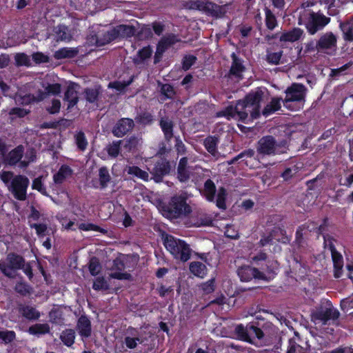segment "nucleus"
<instances>
[{
    "mask_svg": "<svg viewBox=\"0 0 353 353\" xmlns=\"http://www.w3.org/2000/svg\"><path fill=\"white\" fill-rule=\"evenodd\" d=\"M61 108V102L59 99H53L52 101L51 106L47 108L48 111L50 114H55L59 112Z\"/></svg>",
    "mask_w": 353,
    "mask_h": 353,
    "instance_id": "nucleus-61",
    "label": "nucleus"
},
{
    "mask_svg": "<svg viewBox=\"0 0 353 353\" xmlns=\"http://www.w3.org/2000/svg\"><path fill=\"white\" fill-rule=\"evenodd\" d=\"M121 143V141L113 142L107 147V152L110 157H116L118 156L120 151V144Z\"/></svg>",
    "mask_w": 353,
    "mask_h": 353,
    "instance_id": "nucleus-47",
    "label": "nucleus"
},
{
    "mask_svg": "<svg viewBox=\"0 0 353 353\" xmlns=\"http://www.w3.org/2000/svg\"><path fill=\"white\" fill-rule=\"evenodd\" d=\"M0 178L15 199L20 201H24L26 199L27 188L30 183L26 176L22 175L14 176L11 172L2 171L0 172Z\"/></svg>",
    "mask_w": 353,
    "mask_h": 353,
    "instance_id": "nucleus-2",
    "label": "nucleus"
},
{
    "mask_svg": "<svg viewBox=\"0 0 353 353\" xmlns=\"http://www.w3.org/2000/svg\"><path fill=\"white\" fill-rule=\"evenodd\" d=\"M24 259L18 255L8 254L6 262H0L1 270L8 276L12 277L14 275V271L21 269Z\"/></svg>",
    "mask_w": 353,
    "mask_h": 353,
    "instance_id": "nucleus-12",
    "label": "nucleus"
},
{
    "mask_svg": "<svg viewBox=\"0 0 353 353\" xmlns=\"http://www.w3.org/2000/svg\"><path fill=\"white\" fill-rule=\"evenodd\" d=\"M126 172L131 175H134L143 181H148L149 174L147 172L141 170L137 166H129L126 168Z\"/></svg>",
    "mask_w": 353,
    "mask_h": 353,
    "instance_id": "nucleus-36",
    "label": "nucleus"
},
{
    "mask_svg": "<svg viewBox=\"0 0 353 353\" xmlns=\"http://www.w3.org/2000/svg\"><path fill=\"white\" fill-rule=\"evenodd\" d=\"M143 340L139 337L127 336L125 339V343L128 348L134 349L138 343H141Z\"/></svg>",
    "mask_w": 353,
    "mask_h": 353,
    "instance_id": "nucleus-52",
    "label": "nucleus"
},
{
    "mask_svg": "<svg viewBox=\"0 0 353 353\" xmlns=\"http://www.w3.org/2000/svg\"><path fill=\"white\" fill-rule=\"evenodd\" d=\"M276 266L277 265L275 263L272 269L268 267L267 270L259 271L255 268L244 265L238 269L237 273L242 281H249L252 279L268 281L274 276V269Z\"/></svg>",
    "mask_w": 353,
    "mask_h": 353,
    "instance_id": "nucleus-6",
    "label": "nucleus"
},
{
    "mask_svg": "<svg viewBox=\"0 0 353 353\" xmlns=\"http://www.w3.org/2000/svg\"><path fill=\"white\" fill-rule=\"evenodd\" d=\"M43 176H41L36 178L32 182V188L34 190H37L43 194H46V188L43 184Z\"/></svg>",
    "mask_w": 353,
    "mask_h": 353,
    "instance_id": "nucleus-50",
    "label": "nucleus"
},
{
    "mask_svg": "<svg viewBox=\"0 0 353 353\" xmlns=\"http://www.w3.org/2000/svg\"><path fill=\"white\" fill-rule=\"evenodd\" d=\"M225 234L227 237L231 239H236L239 236L238 231L233 225H227Z\"/></svg>",
    "mask_w": 353,
    "mask_h": 353,
    "instance_id": "nucleus-62",
    "label": "nucleus"
},
{
    "mask_svg": "<svg viewBox=\"0 0 353 353\" xmlns=\"http://www.w3.org/2000/svg\"><path fill=\"white\" fill-rule=\"evenodd\" d=\"M16 62L19 65H30V59L29 57L23 54H17L15 57Z\"/></svg>",
    "mask_w": 353,
    "mask_h": 353,
    "instance_id": "nucleus-55",
    "label": "nucleus"
},
{
    "mask_svg": "<svg viewBox=\"0 0 353 353\" xmlns=\"http://www.w3.org/2000/svg\"><path fill=\"white\" fill-rule=\"evenodd\" d=\"M162 130L164 132L167 139H170L172 137V123L168 119H162L160 122Z\"/></svg>",
    "mask_w": 353,
    "mask_h": 353,
    "instance_id": "nucleus-40",
    "label": "nucleus"
},
{
    "mask_svg": "<svg viewBox=\"0 0 353 353\" xmlns=\"http://www.w3.org/2000/svg\"><path fill=\"white\" fill-rule=\"evenodd\" d=\"M226 191L221 188L219 190L216 196V205L219 208L225 209V205Z\"/></svg>",
    "mask_w": 353,
    "mask_h": 353,
    "instance_id": "nucleus-45",
    "label": "nucleus"
},
{
    "mask_svg": "<svg viewBox=\"0 0 353 353\" xmlns=\"http://www.w3.org/2000/svg\"><path fill=\"white\" fill-rule=\"evenodd\" d=\"M93 288L96 290H106L108 288V283L104 278L98 277L94 281Z\"/></svg>",
    "mask_w": 353,
    "mask_h": 353,
    "instance_id": "nucleus-53",
    "label": "nucleus"
},
{
    "mask_svg": "<svg viewBox=\"0 0 353 353\" xmlns=\"http://www.w3.org/2000/svg\"><path fill=\"white\" fill-rule=\"evenodd\" d=\"M79 334L84 337H88L90 335L91 327L90 322L86 316H81L78 321L77 325Z\"/></svg>",
    "mask_w": 353,
    "mask_h": 353,
    "instance_id": "nucleus-26",
    "label": "nucleus"
},
{
    "mask_svg": "<svg viewBox=\"0 0 353 353\" xmlns=\"http://www.w3.org/2000/svg\"><path fill=\"white\" fill-rule=\"evenodd\" d=\"M266 26L270 30H273L276 26V20L272 12L267 9L265 10Z\"/></svg>",
    "mask_w": 353,
    "mask_h": 353,
    "instance_id": "nucleus-46",
    "label": "nucleus"
},
{
    "mask_svg": "<svg viewBox=\"0 0 353 353\" xmlns=\"http://www.w3.org/2000/svg\"><path fill=\"white\" fill-rule=\"evenodd\" d=\"M161 93L164 96L163 99H165V98H171L174 94V89L170 85L164 84L161 87Z\"/></svg>",
    "mask_w": 353,
    "mask_h": 353,
    "instance_id": "nucleus-58",
    "label": "nucleus"
},
{
    "mask_svg": "<svg viewBox=\"0 0 353 353\" xmlns=\"http://www.w3.org/2000/svg\"><path fill=\"white\" fill-rule=\"evenodd\" d=\"M193 168L187 167V159L182 158L178 165V179L181 182H185L192 176Z\"/></svg>",
    "mask_w": 353,
    "mask_h": 353,
    "instance_id": "nucleus-20",
    "label": "nucleus"
},
{
    "mask_svg": "<svg viewBox=\"0 0 353 353\" xmlns=\"http://www.w3.org/2000/svg\"><path fill=\"white\" fill-rule=\"evenodd\" d=\"M217 139L214 137H209L204 141V145L206 150L214 157L216 154Z\"/></svg>",
    "mask_w": 353,
    "mask_h": 353,
    "instance_id": "nucleus-39",
    "label": "nucleus"
},
{
    "mask_svg": "<svg viewBox=\"0 0 353 353\" xmlns=\"http://www.w3.org/2000/svg\"><path fill=\"white\" fill-rule=\"evenodd\" d=\"M235 334L238 339L261 346L265 344L264 334L258 327L252 324L244 326L242 324L236 325Z\"/></svg>",
    "mask_w": 353,
    "mask_h": 353,
    "instance_id": "nucleus-4",
    "label": "nucleus"
},
{
    "mask_svg": "<svg viewBox=\"0 0 353 353\" xmlns=\"http://www.w3.org/2000/svg\"><path fill=\"white\" fill-rule=\"evenodd\" d=\"M170 169L169 163L165 160H161L157 162L150 173L153 175L154 179L156 182H160L162 177L167 174Z\"/></svg>",
    "mask_w": 353,
    "mask_h": 353,
    "instance_id": "nucleus-19",
    "label": "nucleus"
},
{
    "mask_svg": "<svg viewBox=\"0 0 353 353\" xmlns=\"http://www.w3.org/2000/svg\"><path fill=\"white\" fill-rule=\"evenodd\" d=\"M196 57L193 55L185 56L183 61V68L185 70L190 69V68L195 63Z\"/></svg>",
    "mask_w": 353,
    "mask_h": 353,
    "instance_id": "nucleus-59",
    "label": "nucleus"
},
{
    "mask_svg": "<svg viewBox=\"0 0 353 353\" xmlns=\"http://www.w3.org/2000/svg\"><path fill=\"white\" fill-rule=\"evenodd\" d=\"M336 37L332 32H326L318 41L316 48L318 51L333 54L336 50Z\"/></svg>",
    "mask_w": 353,
    "mask_h": 353,
    "instance_id": "nucleus-14",
    "label": "nucleus"
},
{
    "mask_svg": "<svg viewBox=\"0 0 353 353\" xmlns=\"http://www.w3.org/2000/svg\"><path fill=\"white\" fill-rule=\"evenodd\" d=\"M100 185L102 188H105L110 181V176L106 168H101L99 172Z\"/></svg>",
    "mask_w": 353,
    "mask_h": 353,
    "instance_id": "nucleus-42",
    "label": "nucleus"
},
{
    "mask_svg": "<svg viewBox=\"0 0 353 353\" xmlns=\"http://www.w3.org/2000/svg\"><path fill=\"white\" fill-rule=\"evenodd\" d=\"M178 41H179V39L173 34H170L167 37L162 38L157 46V52L155 54V61H158L157 59H159V57H160L163 54V52L168 46L174 44Z\"/></svg>",
    "mask_w": 353,
    "mask_h": 353,
    "instance_id": "nucleus-21",
    "label": "nucleus"
},
{
    "mask_svg": "<svg viewBox=\"0 0 353 353\" xmlns=\"http://www.w3.org/2000/svg\"><path fill=\"white\" fill-rule=\"evenodd\" d=\"M61 339L63 343L67 346H71L75 339L74 332L72 330H67L62 332Z\"/></svg>",
    "mask_w": 353,
    "mask_h": 353,
    "instance_id": "nucleus-41",
    "label": "nucleus"
},
{
    "mask_svg": "<svg viewBox=\"0 0 353 353\" xmlns=\"http://www.w3.org/2000/svg\"><path fill=\"white\" fill-rule=\"evenodd\" d=\"M134 125V122L130 119H122L114 128L113 134L118 137H123L130 131Z\"/></svg>",
    "mask_w": 353,
    "mask_h": 353,
    "instance_id": "nucleus-22",
    "label": "nucleus"
},
{
    "mask_svg": "<svg viewBox=\"0 0 353 353\" xmlns=\"http://www.w3.org/2000/svg\"><path fill=\"white\" fill-rule=\"evenodd\" d=\"M89 270L92 275L95 276L101 271V265L96 258H92L89 263Z\"/></svg>",
    "mask_w": 353,
    "mask_h": 353,
    "instance_id": "nucleus-49",
    "label": "nucleus"
},
{
    "mask_svg": "<svg viewBox=\"0 0 353 353\" xmlns=\"http://www.w3.org/2000/svg\"><path fill=\"white\" fill-rule=\"evenodd\" d=\"M152 52V50L149 47H144L138 52V54L135 59L137 63L143 61L146 59L150 57Z\"/></svg>",
    "mask_w": 353,
    "mask_h": 353,
    "instance_id": "nucleus-44",
    "label": "nucleus"
},
{
    "mask_svg": "<svg viewBox=\"0 0 353 353\" xmlns=\"http://www.w3.org/2000/svg\"><path fill=\"white\" fill-rule=\"evenodd\" d=\"M298 172V168L296 166H294L292 168H287L283 173L282 174V176L285 180L290 179L296 172Z\"/></svg>",
    "mask_w": 353,
    "mask_h": 353,
    "instance_id": "nucleus-64",
    "label": "nucleus"
},
{
    "mask_svg": "<svg viewBox=\"0 0 353 353\" xmlns=\"http://www.w3.org/2000/svg\"><path fill=\"white\" fill-rule=\"evenodd\" d=\"M285 98L283 101L284 105L290 108V102H300L302 104L305 102L307 88L301 83H292L285 90Z\"/></svg>",
    "mask_w": 353,
    "mask_h": 353,
    "instance_id": "nucleus-10",
    "label": "nucleus"
},
{
    "mask_svg": "<svg viewBox=\"0 0 353 353\" xmlns=\"http://www.w3.org/2000/svg\"><path fill=\"white\" fill-rule=\"evenodd\" d=\"M134 29L130 25H119L108 30L104 38L97 39V45L103 46L118 38L129 37L134 34Z\"/></svg>",
    "mask_w": 353,
    "mask_h": 353,
    "instance_id": "nucleus-9",
    "label": "nucleus"
},
{
    "mask_svg": "<svg viewBox=\"0 0 353 353\" xmlns=\"http://www.w3.org/2000/svg\"><path fill=\"white\" fill-rule=\"evenodd\" d=\"M23 148L22 145H19L12 151H10L7 156L4 157V161L9 165H14L18 163L23 157Z\"/></svg>",
    "mask_w": 353,
    "mask_h": 353,
    "instance_id": "nucleus-23",
    "label": "nucleus"
},
{
    "mask_svg": "<svg viewBox=\"0 0 353 353\" xmlns=\"http://www.w3.org/2000/svg\"><path fill=\"white\" fill-rule=\"evenodd\" d=\"M302 351V347L297 345L294 341L290 340L289 345L286 353H299Z\"/></svg>",
    "mask_w": 353,
    "mask_h": 353,
    "instance_id": "nucleus-63",
    "label": "nucleus"
},
{
    "mask_svg": "<svg viewBox=\"0 0 353 353\" xmlns=\"http://www.w3.org/2000/svg\"><path fill=\"white\" fill-rule=\"evenodd\" d=\"M214 279H210V280L208 281L207 282L203 283L201 285L202 290L206 294H209V293L213 292L214 290Z\"/></svg>",
    "mask_w": 353,
    "mask_h": 353,
    "instance_id": "nucleus-60",
    "label": "nucleus"
},
{
    "mask_svg": "<svg viewBox=\"0 0 353 353\" xmlns=\"http://www.w3.org/2000/svg\"><path fill=\"white\" fill-rule=\"evenodd\" d=\"M190 271L194 276L203 278L207 274V268L201 262L194 261L190 264Z\"/></svg>",
    "mask_w": 353,
    "mask_h": 353,
    "instance_id": "nucleus-28",
    "label": "nucleus"
},
{
    "mask_svg": "<svg viewBox=\"0 0 353 353\" xmlns=\"http://www.w3.org/2000/svg\"><path fill=\"white\" fill-rule=\"evenodd\" d=\"M74 138L78 148L81 150H85L88 146V141L84 133L79 132L75 134Z\"/></svg>",
    "mask_w": 353,
    "mask_h": 353,
    "instance_id": "nucleus-43",
    "label": "nucleus"
},
{
    "mask_svg": "<svg viewBox=\"0 0 353 353\" xmlns=\"http://www.w3.org/2000/svg\"><path fill=\"white\" fill-rule=\"evenodd\" d=\"M330 22V18L309 10L300 11L299 23L304 24L311 34H315Z\"/></svg>",
    "mask_w": 353,
    "mask_h": 353,
    "instance_id": "nucleus-5",
    "label": "nucleus"
},
{
    "mask_svg": "<svg viewBox=\"0 0 353 353\" xmlns=\"http://www.w3.org/2000/svg\"><path fill=\"white\" fill-rule=\"evenodd\" d=\"M281 99L274 98L271 102L268 104L263 110V114L268 117L281 108Z\"/></svg>",
    "mask_w": 353,
    "mask_h": 353,
    "instance_id": "nucleus-31",
    "label": "nucleus"
},
{
    "mask_svg": "<svg viewBox=\"0 0 353 353\" xmlns=\"http://www.w3.org/2000/svg\"><path fill=\"white\" fill-rule=\"evenodd\" d=\"M324 247L328 249L332 254V258L334 263V276L339 278L341 276V270L343 266V257L335 249L333 244V239L329 236H324Z\"/></svg>",
    "mask_w": 353,
    "mask_h": 353,
    "instance_id": "nucleus-13",
    "label": "nucleus"
},
{
    "mask_svg": "<svg viewBox=\"0 0 353 353\" xmlns=\"http://www.w3.org/2000/svg\"><path fill=\"white\" fill-rule=\"evenodd\" d=\"M73 174L72 170L68 165H62L57 173L54 175L53 180L55 183H62L65 179L70 177Z\"/></svg>",
    "mask_w": 353,
    "mask_h": 353,
    "instance_id": "nucleus-24",
    "label": "nucleus"
},
{
    "mask_svg": "<svg viewBox=\"0 0 353 353\" xmlns=\"http://www.w3.org/2000/svg\"><path fill=\"white\" fill-rule=\"evenodd\" d=\"M15 336L13 331H1L0 332V343H9L12 341Z\"/></svg>",
    "mask_w": 353,
    "mask_h": 353,
    "instance_id": "nucleus-51",
    "label": "nucleus"
},
{
    "mask_svg": "<svg viewBox=\"0 0 353 353\" xmlns=\"http://www.w3.org/2000/svg\"><path fill=\"white\" fill-rule=\"evenodd\" d=\"M78 51L74 48H63L54 52V57L57 59H61L65 58H72L75 57Z\"/></svg>",
    "mask_w": 353,
    "mask_h": 353,
    "instance_id": "nucleus-30",
    "label": "nucleus"
},
{
    "mask_svg": "<svg viewBox=\"0 0 353 353\" xmlns=\"http://www.w3.org/2000/svg\"><path fill=\"white\" fill-rule=\"evenodd\" d=\"M28 112H29V110H27L26 109L20 108H12L10 110V114L11 115V118L13 119L17 117H23L24 116L28 114Z\"/></svg>",
    "mask_w": 353,
    "mask_h": 353,
    "instance_id": "nucleus-54",
    "label": "nucleus"
},
{
    "mask_svg": "<svg viewBox=\"0 0 353 353\" xmlns=\"http://www.w3.org/2000/svg\"><path fill=\"white\" fill-rule=\"evenodd\" d=\"M57 40L69 41L72 35L68 28L65 26H58L54 29Z\"/></svg>",
    "mask_w": 353,
    "mask_h": 353,
    "instance_id": "nucleus-35",
    "label": "nucleus"
},
{
    "mask_svg": "<svg viewBox=\"0 0 353 353\" xmlns=\"http://www.w3.org/2000/svg\"><path fill=\"white\" fill-rule=\"evenodd\" d=\"M282 56V52H268L267 53V61L271 64L276 65L279 63Z\"/></svg>",
    "mask_w": 353,
    "mask_h": 353,
    "instance_id": "nucleus-48",
    "label": "nucleus"
},
{
    "mask_svg": "<svg viewBox=\"0 0 353 353\" xmlns=\"http://www.w3.org/2000/svg\"><path fill=\"white\" fill-rule=\"evenodd\" d=\"M285 147L277 145L272 137L268 136L259 141L258 151L263 154H276L285 152Z\"/></svg>",
    "mask_w": 353,
    "mask_h": 353,
    "instance_id": "nucleus-15",
    "label": "nucleus"
},
{
    "mask_svg": "<svg viewBox=\"0 0 353 353\" xmlns=\"http://www.w3.org/2000/svg\"><path fill=\"white\" fill-rule=\"evenodd\" d=\"M163 244L174 259L185 262L190 258L191 250L184 241L171 235H165Z\"/></svg>",
    "mask_w": 353,
    "mask_h": 353,
    "instance_id": "nucleus-3",
    "label": "nucleus"
},
{
    "mask_svg": "<svg viewBox=\"0 0 353 353\" xmlns=\"http://www.w3.org/2000/svg\"><path fill=\"white\" fill-rule=\"evenodd\" d=\"M45 92L40 94L37 97L33 95H25L21 97V95H16L14 99L17 103L21 104H28L34 101H41L46 97L47 94H58L61 92V85L59 83H52L48 84L44 87Z\"/></svg>",
    "mask_w": 353,
    "mask_h": 353,
    "instance_id": "nucleus-11",
    "label": "nucleus"
},
{
    "mask_svg": "<svg viewBox=\"0 0 353 353\" xmlns=\"http://www.w3.org/2000/svg\"><path fill=\"white\" fill-rule=\"evenodd\" d=\"M169 211L174 217L190 212V207L186 203L185 199L182 196H174L169 205Z\"/></svg>",
    "mask_w": 353,
    "mask_h": 353,
    "instance_id": "nucleus-16",
    "label": "nucleus"
},
{
    "mask_svg": "<svg viewBox=\"0 0 353 353\" xmlns=\"http://www.w3.org/2000/svg\"><path fill=\"white\" fill-rule=\"evenodd\" d=\"M188 8L215 17H221L226 12V6H218L208 0H191L188 3Z\"/></svg>",
    "mask_w": 353,
    "mask_h": 353,
    "instance_id": "nucleus-7",
    "label": "nucleus"
},
{
    "mask_svg": "<svg viewBox=\"0 0 353 353\" xmlns=\"http://www.w3.org/2000/svg\"><path fill=\"white\" fill-rule=\"evenodd\" d=\"M281 99L274 98L271 102L268 104L263 110V114L268 117L281 108Z\"/></svg>",
    "mask_w": 353,
    "mask_h": 353,
    "instance_id": "nucleus-32",
    "label": "nucleus"
},
{
    "mask_svg": "<svg viewBox=\"0 0 353 353\" xmlns=\"http://www.w3.org/2000/svg\"><path fill=\"white\" fill-rule=\"evenodd\" d=\"M232 58L233 61L230 68V73L232 75L240 78L241 77V74L245 70V67L242 63V61L237 58L234 53H232Z\"/></svg>",
    "mask_w": 353,
    "mask_h": 353,
    "instance_id": "nucleus-27",
    "label": "nucleus"
},
{
    "mask_svg": "<svg viewBox=\"0 0 353 353\" xmlns=\"http://www.w3.org/2000/svg\"><path fill=\"white\" fill-rule=\"evenodd\" d=\"M32 59L37 63H47L49 61V57L42 52L33 53Z\"/></svg>",
    "mask_w": 353,
    "mask_h": 353,
    "instance_id": "nucleus-56",
    "label": "nucleus"
},
{
    "mask_svg": "<svg viewBox=\"0 0 353 353\" xmlns=\"http://www.w3.org/2000/svg\"><path fill=\"white\" fill-rule=\"evenodd\" d=\"M125 265L121 259L117 258L113 261L112 265L110 268L111 272L109 274L110 277L119 279L128 280L130 274L124 271Z\"/></svg>",
    "mask_w": 353,
    "mask_h": 353,
    "instance_id": "nucleus-17",
    "label": "nucleus"
},
{
    "mask_svg": "<svg viewBox=\"0 0 353 353\" xmlns=\"http://www.w3.org/2000/svg\"><path fill=\"white\" fill-rule=\"evenodd\" d=\"M265 91L257 89L249 93L243 100L237 102L235 106L230 105L216 113L217 117H225L245 123L256 119L260 114V103L263 99Z\"/></svg>",
    "mask_w": 353,
    "mask_h": 353,
    "instance_id": "nucleus-1",
    "label": "nucleus"
},
{
    "mask_svg": "<svg viewBox=\"0 0 353 353\" xmlns=\"http://www.w3.org/2000/svg\"><path fill=\"white\" fill-rule=\"evenodd\" d=\"M23 158L19 163L21 168H26L31 162H33L36 159L35 150L32 148L28 149L23 156Z\"/></svg>",
    "mask_w": 353,
    "mask_h": 353,
    "instance_id": "nucleus-38",
    "label": "nucleus"
},
{
    "mask_svg": "<svg viewBox=\"0 0 353 353\" xmlns=\"http://www.w3.org/2000/svg\"><path fill=\"white\" fill-rule=\"evenodd\" d=\"M78 90L79 85L74 83H70L65 93L64 100L68 102V109L73 108L78 102Z\"/></svg>",
    "mask_w": 353,
    "mask_h": 353,
    "instance_id": "nucleus-18",
    "label": "nucleus"
},
{
    "mask_svg": "<svg viewBox=\"0 0 353 353\" xmlns=\"http://www.w3.org/2000/svg\"><path fill=\"white\" fill-rule=\"evenodd\" d=\"M79 229L83 231H102L101 230H100L99 227L90 223H80L79 225Z\"/></svg>",
    "mask_w": 353,
    "mask_h": 353,
    "instance_id": "nucleus-57",
    "label": "nucleus"
},
{
    "mask_svg": "<svg viewBox=\"0 0 353 353\" xmlns=\"http://www.w3.org/2000/svg\"><path fill=\"white\" fill-rule=\"evenodd\" d=\"M303 33V30L300 28H294L290 31L283 32L280 37V41L285 42H294L302 37Z\"/></svg>",
    "mask_w": 353,
    "mask_h": 353,
    "instance_id": "nucleus-25",
    "label": "nucleus"
},
{
    "mask_svg": "<svg viewBox=\"0 0 353 353\" xmlns=\"http://www.w3.org/2000/svg\"><path fill=\"white\" fill-rule=\"evenodd\" d=\"M202 194L208 201H212L214 200L215 185L212 181L208 179L205 181Z\"/></svg>",
    "mask_w": 353,
    "mask_h": 353,
    "instance_id": "nucleus-33",
    "label": "nucleus"
},
{
    "mask_svg": "<svg viewBox=\"0 0 353 353\" xmlns=\"http://www.w3.org/2000/svg\"><path fill=\"white\" fill-rule=\"evenodd\" d=\"M339 316V311L327 303L325 306H320L312 312L311 319L315 324L325 325L330 320L337 319Z\"/></svg>",
    "mask_w": 353,
    "mask_h": 353,
    "instance_id": "nucleus-8",
    "label": "nucleus"
},
{
    "mask_svg": "<svg viewBox=\"0 0 353 353\" xmlns=\"http://www.w3.org/2000/svg\"><path fill=\"white\" fill-rule=\"evenodd\" d=\"M19 310L23 316L28 319H37L40 316L39 312L31 306H23Z\"/></svg>",
    "mask_w": 353,
    "mask_h": 353,
    "instance_id": "nucleus-37",
    "label": "nucleus"
},
{
    "mask_svg": "<svg viewBox=\"0 0 353 353\" xmlns=\"http://www.w3.org/2000/svg\"><path fill=\"white\" fill-rule=\"evenodd\" d=\"M340 28L345 40L353 41V19L351 21L340 23Z\"/></svg>",
    "mask_w": 353,
    "mask_h": 353,
    "instance_id": "nucleus-29",
    "label": "nucleus"
},
{
    "mask_svg": "<svg viewBox=\"0 0 353 353\" xmlns=\"http://www.w3.org/2000/svg\"><path fill=\"white\" fill-rule=\"evenodd\" d=\"M28 332L33 335H41L50 332V326L47 323H38L29 327Z\"/></svg>",
    "mask_w": 353,
    "mask_h": 353,
    "instance_id": "nucleus-34",
    "label": "nucleus"
}]
</instances>
